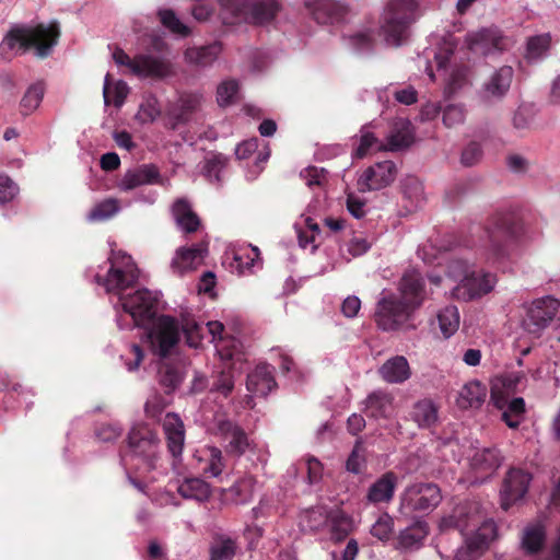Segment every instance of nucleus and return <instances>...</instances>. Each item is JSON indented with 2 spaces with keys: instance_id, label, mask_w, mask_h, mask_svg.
I'll list each match as a JSON object with an SVG mask.
<instances>
[{
  "instance_id": "0e129e2a",
  "label": "nucleus",
  "mask_w": 560,
  "mask_h": 560,
  "mask_svg": "<svg viewBox=\"0 0 560 560\" xmlns=\"http://www.w3.org/2000/svg\"><path fill=\"white\" fill-rule=\"evenodd\" d=\"M393 530V520L388 514L381 516L372 526L371 535L380 540H387Z\"/></svg>"
},
{
  "instance_id": "f8f14e48",
  "label": "nucleus",
  "mask_w": 560,
  "mask_h": 560,
  "mask_svg": "<svg viewBox=\"0 0 560 560\" xmlns=\"http://www.w3.org/2000/svg\"><path fill=\"white\" fill-rule=\"evenodd\" d=\"M467 43L470 50L485 56L505 51L512 45L511 39L497 26L481 28L469 34Z\"/></svg>"
},
{
  "instance_id": "58836bf2",
  "label": "nucleus",
  "mask_w": 560,
  "mask_h": 560,
  "mask_svg": "<svg viewBox=\"0 0 560 560\" xmlns=\"http://www.w3.org/2000/svg\"><path fill=\"white\" fill-rule=\"evenodd\" d=\"M222 46L220 43L214 42L209 45L190 47L185 51V58L189 63L207 67L210 66L220 55Z\"/></svg>"
},
{
  "instance_id": "6e6d98bb",
  "label": "nucleus",
  "mask_w": 560,
  "mask_h": 560,
  "mask_svg": "<svg viewBox=\"0 0 560 560\" xmlns=\"http://www.w3.org/2000/svg\"><path fill=\"white\" fill-rule=\"evenodd\" d=\"M238 92L236 80H225L217 89V100L220 106L225 107L234 103Z\"/></svg>"
},
{
  "instance_id": "b1692460",
  "label": "nucleus",
  "mask_w": 560,
  "mask_h": 560,
  "mask_svg": "<svg viewBox=\"0 0 560 560\" xmlns=\"http://www.w3.org/2000/svg\"><path fill=\"white\" fill-rule=\"evenodd\" d=\"M199 105V98L192 94H184L177 103L172 104L165 114V126L176 130L179 126L187 124Z\"/></svg>"
},
{
  "instance_id": "e433bc0d",
  "label": "nucleus",
  "mask_w": 560,
  "mask_h": 560,
  "mask_svg": "<svg viewBox=\"0 0 560 560\" xmlns=\"http://www.w3.org/2000/svg\"><path fill=\"white\" fill-rule=\"evenodd\" d=\"M546 542V528L541 523L528 525L523 530L522 549L526 555L540 552Z\"/></svg>"
},
{
  "instance_id": "c9c22d12",
  "label": "nucleus",
  "mask_w": 560,
  "mask_h": 560,
  "mask_svg": "<svg viewBox=\"0 0 560 560\" xmlns=\"http://www.w3.org/2000/svg\"><path fill=\"white\" fill-rule=\"evenodd\" d=\"M429 535V525L425 521L418 520L400 532L398 544L404 549H418Z\"/></svg>"
},
{
  "instance_id": "37998d69",
  "label": "nucleus",
  "mask_w": 560,
  "mask_h": 560,
  "mask_svg": "<svg viewBox=\"0 0 560 560\" xmlns=\"http://www.w3.org/2000/svg\"><path fill=\"white\" fill-rule=\"evenodd\" d=\"M158 376L159 382L165 388L166 394L173 393L183 381V376L178 368L166 362L160 364Z\"/></svg>"
},
{
  "instance_id": "393cba45",
  "label": "nucleus",
  "mask_w": 560,
  "mask_h": 560,
  "mask_svg": "<svg viewBox=\"0 0 560 560\" xmlns=\"http://www.w3.org/2000/svg\"><path fill=\"white\" fill-rule=\"evenodd\" d=\"M208 254V243L201 242L190 247H180L172 260L174 272L182 275L185 271L194 270L201 265Z\"/></svg>"
},
{
  "instance_id": "49530a36",
  "label": "nucleus",
  "mask_w": 560,
  "mask_h": 560,
  "mask_svg": "<svg viewBox=\"0 0 560 560\" xmlns=\"http://www.w3.org/2000/svg\"><path fill=\"white\" fill-rule=\"evenodd\" d=\"M228 164V158L222 153H212L205 160L202 173L211 183L220 184L222 182L220 173Z\"/></svg>"
},
{
  "instance_id": "4d7b16f0",
  "label": "nucleus",
  "mask_w": 560,
  "mask_h": 560,
  "mask_svg": "<svg viewBox=\"0 0 560 560\" xmlns=\"http://www.w3.org/2000/svg\"><path fill=\"white\" fill-rule=\"evenodd\" d=\"M410 135L401 131L392 132L387 138V143H381L377 151H399L408 148L411 144Z\"/></svg>"
},
{
  "instance_id": "f257e3e1",
  "label": "nucleus",
  "mask_w": 560,
  "mask_h": 560,
  "mask_svg": "<svg viewBox=\"0 0 560 560\" xmlns=\"http://www.w3.org/2000/svg\"><path fill=\"white\" fill-rule=\"evenodd\" d=\"M59 36V25L56 22L49 25L40 23L36 26L15 25L0 43V58L10 61L32 48L38 58H46L57 45Z\"/></svg>"
},
{
  "instance_id": "680f3d73",
  "label": "nucleus",
  "mask_w": 560,
  "mask_h": 560,
  "mask_svg": "<svg viewBox=\"0 0 560 560\" xmlns=\"http://www.w3.org/2000/svg\"><path fill=\"white\" fill-rule=\"evenodd\" d=\"M482 154L480 143L471 141L464 148L460 162L464 166H474L481 161Z\"/></svg>"
},
{
  "instance_id": "09e8293b",
  "label": "nucleus",
  "mask_w": 560,
  "mask_h": 560,
  "mask_svg": "<svg viewBox=\"0 0 560 560\" xmlns=\"http://www.w3.org/2000/svg\"><path fill=\"white\" fill-rule=\"evenodd\" d=\"M182 331L190 348H198L202 341V327L189 315L182 316Z\"/></svg>"
},
{
  "instance_id": "72a5a7b5",
  "label": "nucleus",
  "mask_w": 560,
  "mask_h": 560,
  "mask_svg": "<svg viewBox=\"0 0 560 560\" xmlns=\"http://www.w3.org/2000/svg\"><path fill=\"white\" fill-rule=\"evenodd\" d=\"M410 416L420 429H431L438 423L439 408L431 399H421L413 405Z\"/></svg>"
},
{
  "instance_id": "a18cd8bd",
  "label": "nucleus",
  "mask_w": 560,
  "mask_h": 560,
  "mask_svg": "<svg viewBox=\"0 0 560 560\" xmlns=\"http://www.w3.org/2000/svg\"><path fill=\"white\" fill-rule=\"evenodd\" d=\"M158 18L161 24L171 33L182 37L190 35V28L177 18L172 9H160L158 11Z\"/></svg>"
},
{
  "instance_id": "69168bd1",
  "label": "nucleus",
  "mask_w": 560,
  "mask_h": 560,
  "mask_svg": "<svg viewBox=\"0 0 560 560\" xmlns=\"http://www.w3.org/2000/svg\"><path fill=\"white\" fill-rule=\"evenodd\" d=\"M364 450L360 442H357L351 454L346 462V468L348 471L353 474L361 472L362 465L364 463Z\"/></svg>"
},
{
  "instance_id": "f3484780",
  "label": "nucleus",
  "mask_w": 560,
  "mask_h": 560,
  "mask_svg": "<svg viewBox=\"0 0 560 560\" xmlns=\"http://www.w3.org/2000/svg\"><path fill=\"white\" fill-rule=\"evenodd\" d=\"M493 523H482L477 530L465 537L464 545L459 547L453 560H477L493 538Z\"/></svg>"
},
{
  "instance_id": "aec40b11",
  "label": "nucleus",
  "mask_w": 560,
  "mask_h": 560,
  "mask_svg": "<svg viewBox=\"0 0 560 560\" xmlns=\"http://www.w3.org/2000/svg\"><path fill=\"white\" fill-rule=\"evenodd\" d=\"M495 282L493 273L475 270L456 288V294L465 300H474L491 292Z\"/></svg>"
},
{
  "instance_id": "dca6fc26",
  "label": "nucleus",
  "mask_w": 560,
  "mask_h": 560,
  "mask_svg": "<svg viewBox=\"0 0 560 560\" xmlns=\"http://www.w3.org/2000/svg\"><path fill=\"white\" fill-rule=\"evenodd\" d=\"M173 73V65L162 55L150 52L137 54L133 62V74L139 78L161 80Z\"/></svg>"
},
{
  "instance_id": "0eeeda50",
  "label": "nucleus",
  "mask_w": 560,
  "mask_h": 560,
  "mask_svg": "<svg viewBox=\"0 0 560 560\" xmlns=\"http://www.w3.org/2000/svg\"><path fill=\"white\" fill-rule=\"evenodd\" d=\"M159 445L156 432L147 424L135 425L128 434V446L132 456L142 459L148 471L155 468Z\"/></svg>"
},
{
  "instance_id": "052dcab7",
  "label": "nucleus",
  "mask_w": 560,
  "mask_h": 560,
  "mask_svg": "<svg viewBox=\"0 0 560 560\" xmlns=\"http://www.w3.org/2000/svg\"><path fill=\"white\" fill-rule=\"evenodd\" d=\"M118 211V203L114 199H106L98 205H96L91 213L90 218L92 220H106L113 217Z\"/></svg>"
},
{
  "instance_id": "c03bdc74",
  "label": "nucleus",
  "mask_w": 560,
  "mask_h": 560,
  "mask_svg": "<svg viewBox=\"0 0 560 560\" xmlns=\"http://www.w3.org/2000/svg\"><path fill=\"white\" fill-rule=\"evenodd\" d=\"M439 327L445 338L451 337L459 326L458 310L454 305H448L438 314Z\"/></svg>"
},
{
  "instance_id": "c85d7f7f",
  "label": "nucleus",
  "mask_w": 560,
  "mask_h": 560,
  "mask_svg": "<svg viewBox=\"0 0 560 560\" xmlns=\"http://www.w3.org/2000/svg\"><path fill=\"white\" fill-rule=\"evenodd\" d=\"M276 386L277 383L272 374V368L269 364H258L247 375V390L257 396H267Z\"/></svg>"
},
{
  "instance_id": "338daca9",
  "label": "nucleus",
  "mask_w": 560,
  "mask_h": 560,
  "mask_svg": "<svg viewBox=\"0 0 560 560\" xmlns=\"http://www.w3.org/2000/svg\"><path fill=\"white\" fill-rule=\"evenodd\" d=\"M166 399L161 395H154L147 400L144 411L147 417L158 419L167 406Z\"/></svg>"
},
{
  "instance_id": "2f4dec72",
  "label": "nucleus",
  "mask_w": 560,
  "mask_h": 560,
  "mask_svg": "<svg viewBox=\"0 0 560 560\" xmlns=\"http://www.w3.org/2000/svg\"><path fill=\"white\" fill-rule=\"evenodd\" d=\"M172 213L178 228L186 234L195 233L201 225L200 218L186 198H178L172 206Z\"/></svg>"
},
{
  "instance_id": "a878e982",
  "label": "nucleus",
  "mask_w": 560,
  "mask_h": 560,
  "mask_svg": "<svg viewBox=\"0 0 560 560\" xmlns=\"http://www.w3.org/2000/svg\"><path fill=\"white\" fill-rule=\"evenodd\" d=\"M514 71L510 66L497 69L482 84V97L485 100H501L510 90Z\"/></svg>"
},
{
  "instance_id": "f704fd0d",
  "label": "nucleus",
  "mask_w": 560,
  "mask_h": 560,
  "mask_svg": "<svg viewBox=\"0 0 560 560\" xmlns=\"http://www.w3.org/2000/svg\"><path fill=\"white\" fill-rule=\"evenodd\" d=\"M487 396V387L478 381L464 385L457 397V405L462 409L479 408Z\"/></svg>"
},
{
  "instance_id": "9b49d317",
  "label": "nucleus",
  "mask_w": 560,
  "mask_h": 560,
  "mask_svg": "<svg viewBox=\"0 0 560 560\" xmlns=\"http://www.w3.org/2000/svg\"><path fill=\"white\" fill-rule=\"evenodd\" d=\"M110 260V267L106 277L95 276L97 284L103 285L107 293L119 294L124 290L133 285L138 279L137 268L131 261V257H124V266L119 267L114 259Z\"/></svg>"
},
{
  "instance_id": "864d4df0",
  "label": "nucleus",
  "mask_w": 560,
  "mask_h": 560,
  "mask_svg": "<svg viewBox=\"0 0 560 560\" xmlns=\"http://www.w3.org/2000/svg\"><path fill=\"white\" fill-rule=\"evenodd\" d=\"M207 466L203 472L209 477H218L222 474L225 467V460L222 451L217 446H209Z\"/></svg>"
},
{
  "instance_id": "c756f323",
  "label": "nucleus",
  "mask_w": 560,
  "mask_h": 560,
  "mask_svg": "<svg viewBox=\"0 0 560 560\" xmlns=\"http://www.w3.org/2000/svg\"><path fill=\"white\" fill-rule=\"evenodd\" d=\"M394 409V396L386 390H374L365 399V412L370 418L388 419Z\"/></svg>"
},
{
  "instance_id": "20e7f679",
  "label": "nucleus",
  "mask_w": 560,
  "mask_h": 560,
  "mask_svg": "<svg viewBox=\"0 0 560 560\" xmlns=\"http://www.w3.org/2000/svg\"><path fill=\"white\" fill-rule=\"evenodd\" d=\"M223 21L233 24L245 21L256 25L270 23L277 15L280 4L277 0H218Z\"/></svg>"
},
{
  "instance_id": "4c0bfd02",
  "label": "nucleus",
  "mask_w": 560,
  "mask_h": 560,
  "mask_svg": "<svg viewBox=\"0 0 560 560\" xmlns=\"http://www.w3.org/2000/svg\"><path fill=\"white\" fill-rule=\"evenodd\" d=\"M177 492L184 499H190L198 502L207 501L211 495V488L205 480L192 477L185 478L177 487Z\"/></svg>"
},
{
  "instance_id": "e2e57ef3",
  "label": "nucleus",
  "mask_w": 560,
  "mask_h": 560,
  "mask_svg": "<svg viewBox=\"0 0 560 560\" xmlns=\"http://www.w3.org/2000/svg\"><path fill=\"white\" fill-rule=\"evenodd\" d=\"M300 176L304 179L305 184L310 187H320L326 182V172L324 168L316 166H308L304 168Z\"/></svg>"
},
{
  "instance_id": "ea45409f",
  "label": "nucleus",
  "mask_w": 560,
  "mask_h": 560,
  "mask_svg": "<svg viewBox=\"0 0 560 560\" xmlns=\"http://www.w3.org/2000/svg\"><path fill=\"white\" fill-rule=\"evenodd\" d=\"M502 463V456L497 447H487L477 452L472 459L471 466L475 470L491 475L494 472Z\"/></svg>"
},
{
  "instance_id": "39448f33",
  "label": "nucleus",
  "mask_w": 560,
  "mask_h": 560,
  "mask_svg": "<svg viewBox=\"0 0 560 560\" xmlns=\"http://www.w3.org/2000/svg\"><path fill=\"white\" fill-rule=\"evenodd\" d=\"M442 501L441 489L433 482H415L400 497V506L407 513L431 512Z\"/></svg>"
},
{
  "instance_id": "2eb2a0df",
  "label": "nucleus",
  "mask_w": 560,
  "mask_h": 560,
  "mask_svg": "<svg viewBox=\"0 0 560 560\" xmlns=\"http://www.w3.org/2000/svg\"><path fill=\"white\" fill-rule=\"evenodd\" d=\"M397 167L393 161H383L369 166L358 179L361 191L378 190L389 186L396 178Z\"/></svg>"
},
{
  "instance_id": "4be33fe9",
  "label": "nucleus",
  "mask_w": 560,
  "mask_h": 560,
  "mask_svg": "<svg viewBox=\"0 0 560 560\" xmlns=\"http://www.w3.org/2000/svg\"><path fill=\"white\" fill-rule=\"evenodd\" d=\"M480 523L475 504L457 505L450 515L441 518L439 527L442 532L457 529L462 534Z\"/></svg>"
},
{
  "instance_id": "5fc2aeb1",
  "label": "nucleus",
  "mask_w": 560,
  "mask_h": 560,
  "mask_svg": "<svg viewBox=\"0 0 560 560\" xmlns=\"http://www.w3.org/2000/svg\"><path fill=\"white\" fill-rule=\"evenodd\" d=\"M259 257V248L250 245L248 248L238 250L234 254L235 267L241 273H243L245 270H249Z\"/></svg>"
},
{
  "instance_id": "473e14b6",
  "label": "nucleus",
  "mask_w": 560,
  "mask_h": 560,
  "mask_svg": "<svg viewBox=\"0 0 560 560\" xmlns=\"http://www.w3.org/2000/svg\"><path fill=\"white\" fill-rule=\"evenodd\" d=\"M381 377L390 384H401L411 375L407 359L396 355L388 359L378 370Z\"/></svg>"
},
{
  "instance_id": "a211bd4d",
  "label": "nucleus",
  "mask_w": 560,
  "mask_h": 560,
  "mask_svg": "<svg viewBox=\"0 0 560 560\" xmlns=\"http://www.w3.org/2000/svg\"><path fill=\"white\" fill-rule=\"evenodd\" d=\"M304 4L318 24L339 22L348 13V7L337 0H305Z\"/></svg>"
},
{
  "instance_id": "a19ab883",
  "label": "nucleus",
  "mask_w": 560,
  "mask_h": 560,
  "mask_svg": "<svg viewBox=\"0 0 560 560\" xmlns=\"http://www.w3.org/2000/svg\"><path fill=\"white\" fill-rule=\"evenodd\" d=\"M236 540L226 535H217L210 545V560H233L236 555Z\"/></svg>"
},
{
  "instance_id": "4468645a",
  "label": "nucleus",
  "mask_w": 560,
  "mask_h": 560,
  "mask_svg": "<svg viewBox=\"0 0 560 560\" xmlns=\"http://www.w3.org/2000/svg\"><path fill=\"white\" fill-rule=\"evenodd\" d=\"M532 475L521 468H511L502 482L501 508L508 511L513 504L522 500L528 491Z\"/></svg>"
},
{
  "instance_id": "8fccbe9b",
  "label": "nucleus",
  "mask_w": 560,
  "mask_h": 560,
  "mask_svg": "<svg viewBox=\"0 0 560 560\" xmlns=\"http://www.w3.org/2000/svg\"><path fill=\"white\" fill-rule=\"evenodd\" d=\"M506 410L502 413V420L511 429H517L521 419L525 413V401L522 397L513 398L505 406Z\"/></svg>"
},
{
  "instance_id": "f03ea898",
  "label": "nucleus",
  "mask_w": 560,
  "mask_h": 560,
  "mask_svg": "<svg viewBox=\"0 0 560 560\" xmlns=\"http://www.w3.org/2000/svg\"><path fill=\"white\" fill-rule=\"evenodd\" d=\"M487 249L493 259L509 256L512 246L524 233V225L518 215L513 212H497L488 221Z\"/></svg>"
},
{
  "instance_id": "9d476101",
  "label": "nucleus",
  "mask_w": 560,
  "mask_h": 560,
  "mask_svg": "<svg viewBox=\"0 0 560 560\" xmlns=\"http://www.w3.org/2000/svg\"><path fill=\"white\" fill-rule=\"evenodd\" d=\"M560 306V301L545 296L533 301L528 306L525 317L523 318V327L526 331L539 337L541 331L548 327L555 318Z\"/></svg>"
},
{
  "instance_id": "bf43d9fd",
  "label": "nucleus",
  "mask_w": 560,
  "mask_h": 560,
  "mask_svg": "<svg viewBox=\"0 0 560 560\" xmlns=\"http://www.w3.org/2000/svg\"><path fill=\"white\" fill-rule=\"evenodd\" d=\"M447 275L453 279H459L460 284H463V280L466 279V277H469L471 273V269L467 260L462 258H454L450 260L447 264Z\"/></svg>"
},
{
  "instance_id": "de8ad7c7",
  "label": "nucleus",
  "mask_w": 560,
  "mask_h": 560,
  "mask_svg": "<svg viewBox=\"0 0 560 560\" xmlns=\"http://www.w3.org/2000/svg\"><path fill=\"white\" fill-rule=\"evenodd\" d=\"M44 96V85L40 82L32 84L24 93L20 106L25 116L33 113L40 104Z\"/></svg>"
},
{
  "instance_id": "7ed1b4c3",
  "label": "nucleus",
  "mask_w": 560,
  "mask_h": 560,
  "mask_svg": "<svg viewBox=\"0 0 560 560\" xmlns=\"http://www.w3.org/2000/svg\"><path fill=\"white\" fill-rule=\"evenodd\" d=\"M416 0H389L380 18V34L387 45L398 47L408 37V30L416 20Z\"/></svg>"
},
{
  "instance_id": "13d9d810",
  "label": "nucleus",
  "mask_w": 560,
  "mask_h": 560,
  "mask_svg": "<svg viewBox=\"0 0 560 560\" xmlns=\"http://www.w3.org/2000/svg\"><path fill=\"white\" fill-rule=\"evenodd\" d=\"M512 382L504 380L501 384H493L491 387V401L498 409H504L509 404V390L512 387Z\"/></svg>"
},
{
  "instance_id": "603ef678",
  "label": "nucleus",
  "mask_w": 560,
  "mask_h": 560,
  "mask_svg": "<svg viewBox=\"0 0 560 560\" xmlns=\"http://www.w3.org/2000/svg\"><path fill=\"white\" fill-rule=\"evenodd\" d=\"M551 37L549 34L532 36L527 40L526 57L539 59L549 49Z\"/></svg>"
},
{
  "instance_id": "5701e85b",
  "label": "nucleus",
  "mask_w": 560,
  "mask_h": 560,
  "mask_svg": "<svg viewBox=\"0 0 560 560\" xmlns=\"http://www.w3.org/2000/svg\"><path fill=\"white\" fill-rule=\"evenodd\" d=\"M170 454L179 460L185 446V425L180 417L174 412L165 415L162 422Z\"/></svg>"
},
{
  "instance_id": "7c9ffc66",
  "label": "nucleus",
  "mask_w": 560,
  "mask_h": 560,
  "mask_svg": "<svg viewBox=\"0 0 560 560\" xmlns=\"http://www.w3.org/2000/svg\"><path fill=\"white\" fill-rule=\"evenodd\" d=\"M256 482V478L252 475L240 478L230 488L223 489V502L236 505L247 504L253 499Z\"/></svg>"
},
{
  "instance_id": "6ab92c4d",
  "label": "nucleus",
  "mask_w": 560,
  "mask_h": 560,
  "mask_svg": "<svg viewBox=\"0 0 560 560\" xmlns=\"http://www.w3.org/2000/svg\"><path fill=\"white\" fill-rule=\"evenodd\" d=\"M399 290L401 293L399 299L405 302L412 312L419 308L425 299L424 280L417 270H408L404 273Z\"/></svg>"
},
{
  "instance_id": "bb28decb",
  "label": "nucleus",
  "mask_w": 560,
  "mask_h": 560,
  "mask_svg": "<svg viewBox=\"0 0 560 560\" xmlns=\"http://www.w3.org/2000/svg\"><path fill=\"white\" fill-rule=\"evenodd\" d=\"M159 182V168L153 164H143L137 168L127 171L119 180L118 188L124 191H129L139 186Z\"/></svg>"
},
{
  "instance_id": "3c124183",
  "label": "nucleus",
  "mask_w": 560,
  "mask_h": 560,
  "mask_svg": "<svg viewBox=\"0 0 560 560\" xmlns=\"http://www.w3.org/2000/svg\"><path fill=\"white\" fill-rule=\"evenodd\" d=\"M234 389V376L231 369H222L214 376L211 390L228 397Z\"/></svg>"
},
{
  "instance_id": "79ce46f5",
  "label": "nucleus",
  "mask_w": 560,
  "mask_h": 560,
  "mask_svg": "<svg viewBox=\"0 0 560 560\" xmlns=\"http://www.w3.org/2000/svg\"><path fill=\"white\" fill-rule=\"evenodd\" d=\"M128 92L127 83L121 80L117 81L112 88V77L109 73L106 74L103 88L104 103L106 105L113 104L117 108L121 107Z\"/></svg>"
},
{
  "instance_id": "6e6552de",
  "label": "nucleus",
  "mask_w": 560,
  "mask_h": 560,
  "mask_svg": "<svg viewBox=\"0 0 560 560\" xmlns=\"http://www.w3.org/2000/svg\"><path fill=\"white\" fill-rule=\"evenodd\" d=\"M152 350L161 358H166L179 342V324L170 315H161L148 331Z\"/></svg>"
},
{
  "instance_id": "cd10ccee",
  "label": "nucleus",
  "mask_w": 560,
  "mask_h": 560,
  "mask_svg": "<svg viewBox=\"0 0 560 560\" xmlns=\"http://www.w3.org/2000/svg\"><path fill=\"white\" fill-rule=\"evenodd\" d=\"M397 485V475L393 471H387L370 486L366 500L373 504L389 503L394 498Z\"/></svg>"
},
{
  "instance_id": "423d86ee",
  "label": "nucleus",
  "mask_w": 560,
  "mask_h": 560,
  "mask_svg": "<svg viewBox=\"0 0 560 560\" xmlns=\"http://www.w3.org/2000/svg\"><path fill=\"white\" fill-rule=\"evenodd\" d=\"M122 308L130 314L138 327H149L159 312V296L148 289L120 296Z\"/></svg>"
},
{
  "instance_id": "ddd939ff",
  "label": "nucleus",
  "mask_w": 560,
  "mask_h": 560,
  "mask_svg": "<svg viewBox=\"0 0 560 560\" xmlns=\"http://www.w3.org/2000/svg\"><path fill=\"white\" fill-rule=\"evenodd\" d=\"M217 429L218 434L224 442L226 455L240 458L252 448V441L247 433L236 422L230 419H222L218 421Z\"/></svg>"
},
{
  "instance_id": "1a4fd4ad",
  "label": "nucleus",
  "mask_w": 560,
  "mask_h": 560,
  "mask_svg": "<svg viewBox=\"0 0 560 560\" xmlns=\"http://www.w3.org/2000/svg\"><path fill=\"white\" fill-rule=\"evenodd\" d=\"M413 312L397 295L388 294L377 302L375 322L386 331L398 329Z\"/></svg>"
},
{
  "instance_id": "412c9836",
  "label": "nucleus",
  "mask_w": 560,
  "mask_h": 560,
  "mask_svg": "<svg viewBox=\"0 0 560 560\" xmlns=\"http://www.w3.org/2000/svg\"><path fill=\"white\" fill-rule=\"evenodd\" d=\"M480 523L475 504L457 505L450 515L441 518L439 527L442 532L457 529L462 534Z\"/></svg>"
},
{
  "instance_id": "774afa93",
  "label": "nucleus",
  "mask_w": 560,
  "mask_h": 560,
  "mask_svg": "<svg viewBox=\"0 0 560 560\" xmlns=\"http://www.w3.org/2000/svg\"><path fill=\"white\" fill-rule=\"evenodd\" d=\"M465 119L464 108L459 105H448L443 112V122L446 127L451 128L462 124Z\"/></svg>"
}]
</instances>
